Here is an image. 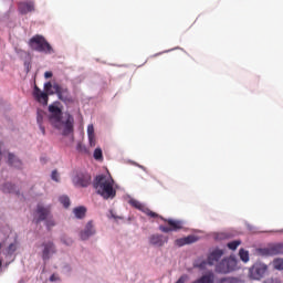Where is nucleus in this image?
Listing matches in <instances>:
<instances>
[{"label":"nucleus","instance_id":"obj_1","mask_svg":"<svg viewBox=\"0 0 283 283\" xmlns=\"http://www.w3.org/2000/svg\"><path fill=\"white\" fill-rule=\"evenodd\" d=\"M93 187L102 196L104 200L116 198V189H114V179L109 175H97L93 180Z\"/></svg>","mask_w":283,"mask_h":283},{"label":"nucleus","instance_id":"obj_2","mask_svg":"<svg viewBox=\"0 0 283 283\" xmlns=\"http://www.w3.org/2000/svg\"><path fill=\"white\" fill-rule=\"evenodd\" d=\"M35 213L38 214L36 224L39 222L45 221L46 229H52V227H56V221H54V217H52V210L50 207H43L42 205H38Z\"/></svg>","mask_w":283,"mask_h":283},{"label":"nucleus","instance_id":"obj_3","mask_svg":"<svg viewBox=\"0 0 283 283\" xmlns=\"http://www.w3.org/2000/svg\"><path fill=\"white\" fill-rule=\"evenodd\" d=\"M30 48L35 50V52H43L44 54H53L54 49L48 43V40L43 35H34L29 41Z\"/></svg>","mask_w":283,"mask_h":283},{"label":"nucleus","instance_id":"obj_4","mask_svg":"<svg viewBox=\"0 0 283 283\" xmlns=\"http://www.w3.org/2000/svg\"><path fill=\"white\" fill-rule=\"evenodd\" d=\"M160 220L167 222L168 226H159V231L163 233H171V231H180L182 229V221L174 219H165L163 216L158 214Z\"/></svg>","mask_w":283,"mask_h":283},{"label":"nucleus","instance_id":"obj_5","mask_svg":"<svg viewBox=\"0 0 283 283\" xmlns=\"http://www.w3.org/2000/svg\"><path fill=\"white\" fill-rule=\"evenodd\" d=\"M49 112V120L51 125H53V127H55L56 129H61V119L63 118V112L56 105H50Z\"/></svg>","mask_w":283,"mask_h":283},{"label":"nucleus","instance_id":"obj_6","mask_svg":"<svg viewBox=\"0 0 283 283\" xmlns=\"http://www.w3.org/2000/svg\"><path fill=\"white\" fill-rule=\"evenodd\" d=\"M235 266H238V262L235 259L228 258L223 259L221 262H219L216 266L217 273H231V271H235Z\"/></svg>","mask_w":283,"mask_h":283},{"label":"nucleus","instance_id":"obj_7","mask_svg":"<svg viewBox=\"0 0 283 283\" xmlns=\"http://www.w3.org/2000/svg\"><path fill=\"white\" fill-rule=\"evenodd\" d=\"M53 90L62 103H72V95L70 94V88L67 86H62L59 83L53 84Z\"/></svg>","mask_w":283,"mask_h":283},{"label":"nucleus","instance_id":"obj_8","mask_svg":"<svg viewBox=\"0 0 283 283\" xmlns=\"http://www.w3.org/2000/svg\"><path fill=\"white\" fill-rule=\"evenodd\" d=\"M256 253H259V255H263L265 258L269 255H280V253H283V244L274 243L266 248L258 249Z\"/></svg>","mask_w":283,"mask_h":283},{"label":"nucleus","instance_id":"obj_9","mask_svg":"<svg viewBox=\"0 0 283 283\" xmlns=\"http://www.w3.org/2000/svg\"><path fill=\"white\" fill-rule=\"evenodd\" d=\"M266 271H269V266L264 263H256L250 269V275L252 280H262L264 275H266Z\"/></svg>","mask_w":283,"mask_h":283},{"label":"nucleus","instance_id":"obj_10","mask_svg":"<svg viewBox=\"0 0 283 283\" xmlns=\"http://www.w3.org/2000/svg\"><path fill=\"white\" fill-rule=\"evenodd\" d=\"M129 206L134 207L135 209H138L139 211L145 213V216H148V218H159L158 213L151 211V209L147 208L145 205H143L140 201L136 199H130Z\"/></svg>","mask_w":283,"mask_h":283},{"label":"nucleus","instance_id":"obj_11","mask_svg":"<svg viewBox=\"0 0 283 283\" xmlns=\"http://www.w3.org/2000/svg\"><path fill=\"white\" fill-rule=\"evenodd\" d=\"M43 251H42V260L44 262H48L56 253V245H54V242L48 241L42 243Z\"/></svg>","mask_w":283,"mask_h":283},{"label":"nucleus","instance_id":"obj_12","mask_svg":"<svg viewBox=\"0 0 283 283\" xmlns=\"http://www.w3.org/2000/svg\"><path fill=\"white\" fill-rule=\"evenodd\" d=\"M36 8L32 0L18 2V12H20V14H30V12H34Z\"/></svg>","mask_w":283,"mask_h":283},{"label":"nucleus","instance_id":"obj_13","mask_svg":"<svg viewBox=\"0 0 283 283\" xmlns=\"http://www.w3.org/2000/svg\"><path fill=\"white\" fill-rule=\"evenodd\" d=\"M61 125H63V136H70V134H74V116L69 114L66 120L61 122Z\"/></svg>","mask_w":283,"mask_h":283},{"label":"nucleus","instance_id":"obj_14","mask_svg":"<svg viewBox=\"0 0 283 283\" xmlns=\"http://www.w3.org/2000/svg\"><path fill=\"white\" fill-rule=\"evenodd\" d=\"M73 182L77 187H90L92 182V176L88 174H80L73 178Z\"/></svg>","mask_w":283,"mask_h":283},{"label":"nucleus","instance_id":"obj_15","mask_svg":"<svg viewBox=\"0 0 283 283\" xmlns=\"http://www.w3.org/2000/svg\"><path fill=\"white\" fill-rule=\"evenodd\" d=\"M92 235H96V229L94 228V223H92V221H88L84 230L80 232V238L81 240H90Z\"/></svg>","mask_w":283,"mask_h":283},{"label":"nucleus","instance_id":"obj_16","mask_svg":"<svg viewBox=\"0 0 283 283\" xmlns=\"http://www.w3.org/2000/svg\"><path fill=\"white\" fill-rule=\"evenodd\" d=\"M224 255V250L221 249H214L209 255H208V264L210 266H213V264H218L220 262V259Z\"/></svg>","mask_w":283,"mask_h":283},{"label":"nucleus","instance_id":"obj_17","mask_svg":"<svg viewBox=\"0 0 283 283\" xmlns=\"http://www.w3.org/2000/svg\"><path fill=\"white\" fill-rule=\"evenodd\" d=\"M33 96L35 101H38V103H41L42 105H48V101H50L48 93L42 92L41 88H39V86H34Z\"/></svg>","mask_w":283,"mask_h":283},{"label":"nucleus","instance_id":"obj_18","mask_svg":"<svg viewBox=\"0 0 283 283\" xmlns=\"http://www.w3.org/2000/svg\"><path fill=\"white\" fill-rule=\"evenodd\" d=\"M149 242L153 244V247H165V244L169 242V238L163 234H153L149 238Z\"/></svg>","mask_w":283,"mask_h":283},{"label":"nucleus","instance_id":"obj_19","mask_svg":"<svg viewBox=\"0 0 283 283\" xmlns=\"http://www.w3.org/2000/svg\"><path fill=\"white\" fill-rule=\"evenodd\" d=\"M197 241H198V238H196L195 235H188V237L175 240V244L176 247H185L186 244H193V242H197Z\"/></svg>","mask_w":283,"mask_h":283},{"label":"nucleus","instance_id":"obj_20","mask_svg":"<svg viewBox=\"0 0 283 283\" xmlns=\"http://www.w3.org/2000/svg\"><path fill=\"white\" fill-rule=\"evenodd\" d=\"M216 282V276L213 273H209L206 275H202L200 279L195 281L193 283H214Z\"/></svg>","mask_w":283,"mask_h":283},{"label":"nucleus","instance_id":"obj_21","mask_svg":"<svg viewBox=\"0 0 283 283\" xmlns=\"http://www.w3.org/2000/svg\"><path fill=\"white\" fill-rule=\"evenodd\" d=\"M73 213L75 218H78V220H83L85 213H87V209L83 206H80L77 208H74Z\"/></svg>","mask_w":283,"mask_h":283},{"label":"nucleus","instance_id":"obj_22","mask_svg":"<svg viewBox=\"0 0 283 283\" xmlns=\"http://www.w3.org/2000/svg\"><path fill=\"white\" fill-rule=\"evenodd\" d=\"M8 163L11 167H21V160H19L12 153H9L8 155Z\"/></svg>","mask_w":283,"mask_h":283},{"label":"nucleus","instance_id":"obj_23","mask_svg":"<svg viewBox=\"0 0 283 283\" xmlns=\"http://www.w3.org/2000/svg\"><path fill=\"white\" fill-rule=\"evenodd\" d=\"M272 266L275 271H283V259H274L272 262Z\"/></svg>","mask_w":283,"mask_h":283},{"label":"nucleus","instance_id":"obj_24","mask_svg":"<svg viewBox=\"0 0 283 283\" xmlns=\"http://www.w3.org/2000/svg\"><path fill=\"white\" fill-rule=\"evenodd\" d=\"M207 264H209V259L202 261H196L193 264L195 269H200L201 271L207 269Z\"/></svg>","mask_w":283,"mask_h":283},{"label":"nucleus","instance_id":"obj_25","mask_svg":"<svg viewBox=\"0 0 283 283\" xmlns=\"http://www.w3.org/2000/svg\"><path fill=\"white\" fill-rule=\"evenodd\" d=\"M239 258L242 260V262H249V251L241 249L239 251Z\"/></svg>","mask_w":283,"mask_h":283},{"label":"nucleus","instance_id":"obj_26","mask_svg":"<svg viewBox=\"0 0 283 283\" xmlns=\"http://www.w3.org/2000/svg\"><path fill=\"white\" fill-rule=\"evenodd\" d=\"M242 244V242L240 240H235V241H231L227 244L228 249H230V251H235V249H238V247Z\"/></svg>","mask_w":283,"mask_h":283},{"label":"nucleus","instance_id":"obj_27","mask_svg":"<svg viewBox=\"0 0 283 283\" xmlns=\"http://www.w3.org/2000/svg\"><path fill=\"white\" fill-rule=\"evenodd\" d=\"M220 283H242V281L235 277H224L220 280Z\"/></svg>","mask_w":283,"mask_h":283},{"label":"nucleus","instance_id":"obj_28","mask_svg":"<svg viewBox=\"0 0 283 283\" xmlns=\"http://www.w3.org/2000/svg\"><path fill=\"white\" fill-rule=\"evenodd\" d=\"M93 157L95 160H103V150L101 148H96L94 150Z\"/></svg>","mask_w":283,"mask_h":283},{"label":"nucleus","instance_id":"obj_29","mask_svg":"<svg viewBox=\"0 0 283 283\" xmlns=\"http://www.w3.org/2000/svg\"><path fill=\"white\" fill-rule=\"evenodd\" d=\"M60 202L61 205H63L65 209H67V207H70V197L67 196L60 197Z\"/></svg>","mask_w":283,"mask_h":283},{"label":"nucleus","instance_id":"obj_30","mask_svg":"<svg viewBox=\"0 0 283 283\" xmlns=\"http://www.w3.org/2000/svg\"><path fill=\"white\" fill-rule=\"evenodd\" d=\"M52 87H54V85H52V82H48L44 84V91L48 93V94H55V91L52 92Z\"/></svg>","mask_w":283,"mask_h":283},{"label":"nucleus","instance_id":"obj_31","mask_svg":"<svg viewBox=\"0 0 283 283\" xmlns=\"http://www.w3.org/2000/svg\"><path fill=\"white\" fill-rule=\"evenodd\" d=\"M3 191L7 193H12V191H14V186L12 184H6L3 186Z\"/></svg>","mask_w":283,"mask_h":283},{"label":"nucleus","instance_id":"obj_32","mask_svg":"<svg viewBox=\"0 0 283 283\" xmlns=\"http://www.w3.org/2000/svg\"><path fill=\"white\" fill-rule=\"evenodd\" d=\"M87 136H88V138H93V136H94V125H88L87 126Z\"/></svg>","mask_w":283,"mask_h":283},{"label":"nucleus","instance_id":"obj_33","mask_svg":"<svg viewBox=\"0 0 283 283\" xmlns=\"http://www.w3.org/2000/svg\"><path fill=\"white\" fill-rule=\"evenodd\" d=\"M36 120L39 125H43V112L38 111Z\"/></svg>","mask_w":283,"mask_h":283},{"label":"nucleus","instance_id":"obj_34","mask_svg":"<svg viewBox=\"0 0 283 283\" xmlns=\"http://www.w3.org/2000/svg\"><path fill=\"white\" fill-rule=\"evenodd\" d=\"M51 178L52 180H54L55 182H59V171L53 170L51 174Z\"/></svg>","mask_w":283,"mask_h":283},{"label":"nucleus","instance_id":"obj_35","mask_svg":"<svg viewBox=\"0 0 283 283\" xmlns=\"http://www.w3.org/2000/svg\"><path fill=\"white\" fill-rule=\"evenodd\" d=\"M17 251V243H11L8 248V253H14Z\"/></svg>","mask_w":283,"mask_h":283},{"label":"nucleus","instance_id":"obj_36","mask_svg":"<svg viewBox=\"0 0 283 283\" xmlns=\"http://www.w3.org/2000/svg\"><path fill=\"white\" fill-rule=\"evenodd\" d=\"M59 280H61V279H60L59 275H56V274H52V275L50 276V282H59Z\"/></svg>","mask_w":283,"mask_h":283},{"label":"nucleus","instance_id":"obj_37","mask_svg":"<svg viewBox=\"0 0 283 283\" xmlns=\"http://www.w3.org/2000/svg\"><path fill=\"white\" fill-rule=\"evenodd\" d=\"M91 147H96V137L93 136V138H88Z\"/></svg>","mask_w":283,"mask_h":283},{"label":"nucleus","instance_id":"obj_38","mask_svg":"<svg viewBox=\"0 0 283 283\" xmlns=\"http://www.w3.org/2000/svg\"><path fill=\"white\" fill-rule=\"evenodd\" d=\"M264 283H282V282H280L277 279L271 277V279L265 280Z\"/></svg>","mask_w":283,"mask_h":283},{"label":"nucleus","instance_id":"obj_39","mask_svg":"<svg viewBox=\"0 0 283 283\" xmlns=\"http://www.w3.org/2000/svg\"><path fill=\"white\" fill-rule=\"evenodd\" d=\"M52 76H53V74H52V72H50V71H46V72L44 73V77H45V78H52Z\"/></svg>","mask_w":283,"mask_h":283},{"label":"nucleus","instance_id":"obj_40","mask_svg":"<svg viewBox=\"0 0 283 283\" xmlns=\"http://www.w3.org/2000/svg\"><path fill=\"white\" fill-rule=\"evenodd\" d=\"M39 127H40L43 136H45V126H43V124H39Z\"/></svg>","mask_w":283,"mask_h":283},{"label":"nucleus","instance_id":"obj_41","mask_svg":"<svg viewBox=\"0 0 283 283\" xmlns=\"http://www.w3.org/2000/svg\"><path fill=\"white\" fill-rule=\"evenodd\" d=\"M185 276H180L176 283H185Z\"/></svg>","mask_w":283,"mask_h":283},{"label":"nucleus","instance_id":"obj_42","mask_svg":"<svg viewBox=\"0 0 283 283\" xmlns=\"http://www.w3.org/2000/svg\"><path fill=\"white\" fill-rule=\"evenodd\" d=\"M63 242H64V244H67V245H70V244H72V239H69V241H65V240H62Z\"/></svg>","mask_w":283,"mask_h":283},{"label":"nucleus","instance_id":"obj_43","mask_svg":"<svg viewBox=\"0 0 283 283\" xmlns=\"http://www.w3.org/2000/svg\"><path fill=\"white\" fill-rule=\"evenodd\" d=\"M1 266H3V261L0 260V269H1Z\"/></svg>","mask_w":283,"mask_h":283},{"label":"nucleus","instance_id":"obj_44","mask_svg":"<svg viewBox=\"0 0 283 283\" xmlns=\"http://www.w3.org/2000/svg\"><path fill=\"white\" fill-rule=\"evenodd\" d=\"M0 249H1V243H0Z\"/></svg>","mask_w":283,"mask_h":283}]
</instances>
